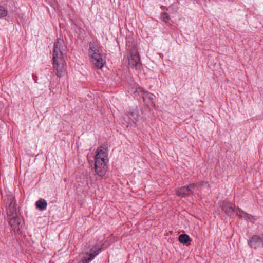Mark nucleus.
I'll list each match as a JSON object with an SVG mask.
<instances>
[{
	"instance_id": "1",
	"label": "nucleus",
	"mask_w": 263,
	"mask_h": 263,
	"mask_svg": "<svg viewBox=\"0 0 263 263\" xmlns=\"http://www.w3.org/2000/svg\"><path fill=\"white\" fill-rule=\"evenodd\" d=\"M66 53V46L63 40L57 39L54 44L53 66L55 74L58 77L64 76L66 71L64 55Z\"/></svg>"
},
{
	"instance_id": "2",
	"label": "nucleus",
	"mask_w": 263,
	"mask_h": 263,
	"mask_svg": "<svg viewBox=\"0 0 263 263\" xmlns=\"http://www.w3.org/2000/svg\"><path fill=\"white\" fill-rule=\"evenodd\" d=\"M89 55L91 58V61L98 69H101L104 66V60L102 58V54L100 52V47L95 42H90L89 44Z\"/></svg>"
},
{
	"instance_id": "3",
	"label": "nucleus",
	"mask_w": 263,
	"mask_h": 263,
	"mask_svg": "<svg viewBox=\"0 0 263 263\" xmlns=\"http://www.w3.org/2000/svg\"><path fill=\"white\" fill-rule=\"evenodd\" d=\"M7 219L10 226V230L15 233L16 229V205L15 201L8 200L6 203Z\"/></svg>"
},
{
	"instance_id": "4",
	"label": "nucleus",
	"mask_w": 263,
	"mask_h": 263,
	"mask_svg": "<svg viewBox=\"0 0 263 263\" xmlns=\"http://www.w3.org/2000/svg\"><path fill=\"white\" fill-rule=\"evenodd\" d=\"M128 64L132 68L140 69L142 64L137 50L133 49L131 51L130 55L128 58Z\"/></svg>"
},
{
	"instance_id": "5",
	"label": "nucleus",
	"mask_w": 263,
	"mask_h": 263,
	"mask_svg": "<svg viewBox=\"0 0 263 263\" xmlns=\"http://www.w3.org/2000/svg\"><path fill=\"white\" fill-rule=\"evenodd\" d=\"M95 170L96 173L99 176H104L107 170V165L106 161L99 159H95Z\"/></svg>"
},
{
	"instance_id": "6",
	"label": "nucleus",
	"mask_w": 263,
	"mask_h": 263,
	"mask_svg": "<svg viewBox=\"0 0 263 263\" xmlns=\"http://www.w3.org/2000/svg\"><path fill=\"white\" fill-rule=\"evenodd\" d=\"M102 250V247H92L90 251L91 253H85L86 256H83L78 263H89Z\"/></svg>"
},
{
	"instance_id": "7",
	"label": "nucleus",
	"mask_w": 263,
	"mask_h": 263,
	"mask_svg": "<svg viewBox=\"0 0 263 263\" xmlns=\"http://www.w3.org/2000/svg\"><path fill=\"white\" fill-rule=\"evenodd\" d=\"M248 245L251 248H256V247H263V239L259 235H254L248 241Z\"/></svg>"
},
{
	"instance_id": "8",
	"label": "nucleus",
	"mask_w": 263,
	"mask_h": 263,
	"mask_svg": "<svg viewBox=\"0 0 263 263\" xmlns=\"http://www.w3.org/2000/svg\"><path fill=\"white\" fill-rule=\"evenodd\" d=\"M176 194L177 196L184 198L193 196L194 195V192L192 190H190L187 186H183L178 188L176 191Z\"/></svg>"
},
{
	"instance_id": "9",
	"label": "nucleus",
	"mask_w": 263,
	"mask_h": 263,
	"mask_svg": "<svg viewBox=\"0 0 263 263\" xmlns=\"http://www.w3.org/2000/svg\"><path fill=\"white\" fill-rule=\"evenodd\" d=\"M221 208L228 216L234 217L236 209H235V206L232 203L229 202H223Z\"/></svg>"
},
{
	"instance_id": "10",
	"label": "nucleus",
	"mask_w": 263,
	"mask_h": 263,
	"mask_svg": "<svg viewBox=\"0 0 263 263\" xmlns=\"http://www.w3.org/2000/svg\"><path fill=\"white\" fill-rule=\"evenodd\" d=\"M134 97L136 98L137 100H139L141 98L143 99L144 101L145 100V97L144 96V90L138 86L136 88L135 90L133 92Z\"/></svg>"
},
{
	"instance_id": "11",
	"label": "nucleus",
	"mask_w": 263,
	"mask_h": 263,
	"mask_svg": "<svg viewBox=\"0 0 263 263\" xmlns=\"http://www.w3.org/2000/svg\"><path fill=\"white\" fill-rule=\"evenodd\" d=\"M107 148H103V149L99 150L96 156L95 159H99L106 161L105 158L107 157Z\"/></svg>"
},
{
	"instance_id": "12",
	"label": "nucleus",
	"mask_w": 263,
	"mask_h": 263,
	"mask_svg": "<svg viewBox=\"0 0 263 263\" xmlns=\"http://www.w3.org/2000/svg\"><path fill=\"white\" fill-rule=\"evenodd\" d=\"M178 240L180 243L185 245H190L192 240L186 234H180L178 237Z\"/></svg>"
},
{
	"instance_id": "13",
	"label": "nucleus",
	"mask_w": 263,
	"mask_h": 263,
	"mask_svg": "<svg viewBox=\"0 0 263 263\" xmlns=\"http://www.w3.org/2000/svg\"><path fill=\"white\" fill-rule=\"evenodd\" d=\"M35 206L39 210L44 211L46 209L47 203L45 199L41 198L36 202Z\"/></svg>"
},
{
	"instance_id": "14",
	"label": "nucleus",
	"mask_w": 263,
	"mask_h": 263,
	"mask_svg": "<svg viewBox=\"0 0 263 263\" xmlns=\"http://www.w3.org/2000/svg\"><path fill=\"white\" fill-rule=\"evenodd\" d=\"M161 17L162 20L166 23L170 20V16L167 12H162L161 13Z\"/></svg>"
},
{
	"instance_id": "15",
	"label": "nucleus",
	"mask_w": 263,
	"mask_h": 263,
	"mask_svg": "<svg viewBox=\"0 0 263 263\" xmlns=\"http://www.w3.org/2000/svg\"><path fill=\"white\" fill-rule=\"evenodd\" d=\"M144 96L145 97V100L148 99L152 103L153 102L154 95L147 91L144 90Z\"/></svg>"
},
{
	"instance_id": "16",
	"label": "nucleus",
	"mask_w": 263,
	"mask_h": 263,
	"mask_svg": "<svg viewBox=\"0 0 263 263\" xmlns=\"http://www.w3.org/2000/svg\"><path fill=\"white\" fill-rule=\"evenodd\" d=\"M7 14V11L4 8L0 6V18L5 17Z\"/></svg>"
},
{
	"instance_id": "17",
	"label": "nucleus",
	"mask_w": 263,
	"mask_h": 263,
	"mask_svg": "<svg viewBox=\"0 0 263 263\" xmlns=\"http://www.w3.org/2000/svg\"><path fill=\"white\" fill-rule=\"evenodd\" d=\"M51 7L55 8L56 7V2L55 0H45Z\"/></svg>"
},
{
	"instance_id": "18",
	"label": "nucleus",
	"mask_w": 263,
	"mask_h": 263,
	"mask_svg": "<svg viewBox=\"0 0 263 263\" xmlns=\"http://www.w3.org/2000/svg\"><path fill=\"white\" fill-rule=\"evenodd\" d=\"M199 183H191L189 185H187V187L190 189V190H192L193 191L194 190H195L196 187L199 185Z\"/></svg>"
},
{
	"instance_id": "19",
	"label": "nucleus",
	"mask_w": 263,
	"mask_h": 263,
	"mask_svg": "<svg viewBox=\"0 0 263 263\" xmlns=\"http://www.w3.org/2000/svg\"><path fill=\"white\" fill-rule=\"evenodd\" d=\"M245 214L248 216L249 219H251V218H253V216L252 215H251L247 213H245Z\"/></svg>"
},
{
	"instance_id": "20",
	"label": "nucleus",
	"mask_w": 263,
	"mask_h": 263,
	"mask_svg": "<svg viewBox=\"0 0 263 263\" xmlns=\"http://www.w3.org/2000/svg\"><path fill=\"white\" fill-rule=\"evenodd\" d=\"M236 209H237L240 212H241L242 213H243L244 214H245V213H246L242 209H240L239 208H237Z\"/></svg>"
},
{
	"instance_id": "21",
	"label": "nucleus",
	"mask_w": 263,
	"mask_h": 263,
	"mask_svg": "<svg viewBox=\"0 0 263 263\" xmlns=\"http://www.w3.org/2000/svg\"><path fill=\"white\" fill-rule=\"evenodd\" d=\"M236 215H238L240 218L242 217V215L238 214V213H236Z\"/></svg>"
},
{
	"instance_id": "22",
	"label": "nucleus",
	"mask_w": 263,
	"mask_h": 263,
	"mask_svg": "<svg viewBox=\"0 0 263 263\" xmlns=\"http://www.w3.org/2000/svg\"><path fill=\"white\" fill-rule=\"evenodd\" d=\"M175 6L174 5H172L170 7H174Z\"/></svg>"
}]
</instances>
